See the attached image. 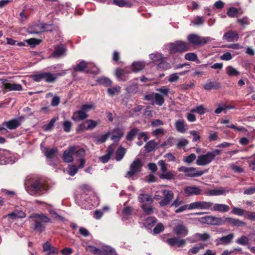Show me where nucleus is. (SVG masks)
Segmentation results:
<instances>
[{
  "label": "nucleus",
  "mask_w": 255,
  "mask_h": 255,
  "mask_svg": "<svg viewBox=\"0 0 255 255\" xmlns=\"http://www.w3.org/2000/svg\"><path fill=\"white\" fill-rule=\"evenodd\" d=\"M75 199L80 204H83L85 202L93 204V202H96L98 201V197L91 187L88 185H83L80 187Z\"/></svg>",
  "instance_id": "f257e3e1"
},
{
  "label": "nucleus",
  "mask_w": 255,
  "mask_h": 255,
  "mask_svg": "<svg viewBox=\"0 0 255 255\" xmlns=\"http://www.w3.org/2000/svg\"><path fill=\"white\" fill-rule=\"evenodd\" d=\"M93 109L94 106L92 104L83 105L79 110L73 113L71 119L75 122L84 120L88 117V112Z\"/></svg>",
  "instance_id": "f03ea898"
},
{
  "label": "nucleus",
  "mask_w": 255,
  "mask_h": 255,
  "mask_svg": "<svg viewBox=\"0 0 255 255\" xmlns=\"http://www.w3.org/2000/svg\"><path fill=\"white\" fill-rule=\"evenodd\" d=\"M29 218L33 219L35 223V229L39 233H41L45 229L43 223L50 222V219L43 214H33Z\"/></svg>",
  "instance_id": "7ed1b4c3"
},
{
  "label": "nucleus",
  "mask_w": 255,
  "mask_h": 255,
  "mask_svg": "<svg viewBox=\"0 0 255 255\" xmlns=\"http://www.w3.org/2000/svg\"><path fill=\"white\" fill-rule=\"evenodd\" d=\"M220 154V150H214L207 152L206 154H203L198 157L196 160V164L199 166H204L210 163L215 158L216 156Z\"/></svg>",
  "instance_id": "20e7f679"
},
{
  "label": "nucleus",
  "mask_w": 255,
  "mask_h": 255,
  "mask_svg": "<svg viewBox=\"0 0 255 255\" xmlns=\"http://www.w3.org/2000/svg\"><path fill=\"white\" fill-rule=\"evenodd\" d=\"M172 224L173 226V231L177 236L184 237L188 235V229L182 221L175 220L172 221Z\"/></svg>",
  "instance_id": "39448f33"
},
{
  "label": "nucleus",
  "mask_w": 255,
  "mask_h": 255,
  "mask_svg": "<svg viewBox=\"0 0 255 255\" xmlns=\"http://www.w3.org/2000/svg\"><path fill=\"white\" fill-rule=\"evenodd\" d=\"M41 42V40L36 38H30L25 41L18 42L11 38H6V43L11 45H16L17 46H27L30 45L34 47L38 45Z\"/></svg>",
  "instance_id": "423d86ee"
},
{
  "label": "nucleus",
  "mask_w": 255,
  "mask_h": 255,
  "mask_svg": "<svg viewBox=\"0 0 255 255\" xmlns=\"http://www.w3.org/2000/svg\"><path fill=\"white\" fill-rule=\"evenodd\" d=\"M142 165V163L139 158L135 159L130 164L129 170L126 173V177H133L136 174L141 171Z\"/></svg>",
  "instance_id": "0eeeda50"
},
{
  "label": "nucleus",
  "mask_w": 255,
  "mask_h": 255,
  "mask_svg": "<svg viewBox=\"0 0 255 255\" xmlns=\"http://www.w3.org/2000/svg\"><path fill=\"white\" fill-rule=\"evenodd\" d=\"M187 39L190 43L195 45L202 46L211 41L212 39L209 37H202L197 34H191L188 36Z\"/></svg>",
  "instance_id": "6e6552de"
},
{
  "label": "nucleus",
  "mask_w": 255,
  "mask_h": 255,
  "mask_svg": "<svg viewBox=\"0 0 255 255\" xmlns=\"http://www.w3.org/2000/svg\"><path fill=\"white\" fill-rule=\"evenodd\" d=\"M198 221L202 224L217 226L222 225L225 222L221 218L213 216H206L200 218Z\"/></svg>",
  "instance_id": "1a4fd4ad"
},
{
  "label": "nucleus",
  "mask_w": 255,
  "mask_h": 255,
  "mask_svg": "<svg viewBox=\"0 0 255 255\" xmlns=\"http://www.w3.org/2000/svg\"><path fill=\"white\" fill-rule=\"evenodd\" d=\"M211 202L205 201H197L189 204V210H210Z\"/></svg>",
  "instance_id": "9d476101"
},
{
  "label": "nucleus",
  "mask_w": 255,
  "mask_h": 255,
  "mask_svg": "<svg viewBox=\"0 0 255 255\" xmlns=\"http://www.w3.org/2000/svg\"><path fill=\"white\" fill-rule=\"evenodd\" d=\"M161 192L163 196V198L161 200L159 204L160 206L163 207L169 204L174 198L173 192L169 190L163 189Z\"/></svg>",
  "instance_id": "9b49d317"
},
{
  "label": "nucleus",
  "mask_w": 255,
  "mask_h": 255,
  "mask_svg": "<svg viewBox=\"0 0 255 255\" xmlns=\"http://www.w3.org/2000/svg\"><path fill=\"white\" fill-rule=\"evenodd\" d=\"M45 189V187L39 179H36L31 183V185L27 189L29 194L32 195L38 192H41Z\"/></svg>",
  "instance_id": "f8f14e48"
},
{
  "label": "nucleus",
  "mask_w": 255,
  "mask_h": 255,
  "mask_svg": "<svg viewBox=\"0 0 255 255\" xmlns=\"http://www.w3.org/2000/svg\"><path fill=\"white\" fill-rule=\"evenodd\" d=\"M229 207L226 204L214 203L211 202L210 211L221 213L227 212L229 210Z\"/></svg>",
  "instance_id": "ddd939ff"
},
{
  "label": "nucleus",
  "mask_w": 255,
  "mask_h": 255,
  "mask_svg": "<svg viewBox=\"0 0 255 255\" xmlns=\"http://www.w3.org/2000/svg\"><path fill=\"white\" fill-rule=\"evenodd\" d=\"M184 192L188 196L203 194L201 189L196 186H189L184 189Z\"/></svg>",
  "instance_id": "4468645a"
},
{
  "label": "nucleus",
  "mask_w": 255,
  "mask_h": 255,
  "mask_svg": "<svg viewBox=\"0 0 255 255\" xmlns=\"http://www.w3.org/2000/svg\"><path fill=\"white\" fill-rule=\"evenodd\" d=\"M210 235L207 233L200 234L196 233L193 236L186 239V240L190 243H195L199 241H206L209 239Z\"/></svg>",
  "instance_id": "2eb2a0df"
},
{
  "label": "nucleus",
  "mask_w": 255,
  "mask_h": 255,
  "mask_svg": "<svg viewBox=\"0 0 255 255\" xmlns=\"http://www.w3.org/2000/svg\"><path fill=\"white\" fill-rule=\"evenodd\" d=\"M186 240L174 237L167 239L166 242L171 247L176 246L181 248L186 245Z\"/></svg>",
  "instance_id": "dca6fc26"
},
{
  "label": "nucleus",
  "mask_w": 255,
  "mask_h": 255,
  "mask_svg": "<svg viewBox=\"0 0 255 255\" xmlns=\"http://www.w3.org/2000/svg\"><path fill=\"white\" fill-rule=\"evenodd\" d=\"M129 73H130V71L128 67H127L124 69H118L115 72V75L119 81H124L128 79L126 74Z\"/></svg>",
  "instance_id": "f3484780"
},
{
  "label": "nucleus",
  "mask_w": 255,
  "mask_h": 255,
  "mask_svg": "<svg viewBox=\"0 0 255 255\" xmlns=\"http://www.w3.org/2000/svg\"><path fill=\"white\" fill-rule=\"evenodd\" d=\"M75 147L71 146L64 152L63 158L65 162L68 163L73 160V154L75 152Z\"/></svg>",
  "instance_id": "a211bd4d"
},
{
  "label": "nucleus",
  "mask_w": 255,
  "mask_h": 255,
  "mask_svg": "<svg viewBox=\"0 0 255 255\" xmlns=\"http://www.w3.org/2000/svg\"><path fill=\"white\" fill-rule=\"evenodd\" d=\"M145 64L143 62L136 61L132 63L131 66L128 67L131 72H138L144 68Z\"/></svg>",
  "instance_id": "6ab92c4d"
},
{
  "label": "nucleus",
  "mask_w": 255,
  "mask_h": 255,
  "mask_svg": "<svg viewBox=\"0 0 255 255\" xmlns=\"http://www.w3.org/2000/svg\"><path fill=\"white\" fill-rule=\"evenodd\" d=\"M239 35L238 33L233 30H230L226 32L223 36V39L228 42H234L237 41Z\"/></svg>",
  "instance_id": "aec40b11"
},
{
  "label": "nucleus",
  "mask_w": 255,
  "mask_h": 255,
  "mask_svg": "<svg viewBox=\"0 0 255 255\" xmlns=\"http://www.w3.org/2000/svg\"><path fill=\"white\" fill-rule=\"evenodd\" d=\"M110 133L112 134L111 139L115 142L119 141L124 135L123 129L119 128H115Z\"/></svg>",
  "instance_id": "412c9836"
},
{
  "label": "nucleus",
  "mask_w": 255,
  "mask_h": 255,
  "mask_svg": "<svg viewBox=\"0 0 255 255\" xmlns=\"http://www.w3.org/2000/svg\"><path fill=\"white\" fill-rule=\"evenodd\" d=\"M45 26L41 24H35L28 27L27 31L29 33H39L44 30Z\"/></svg>",
  "instance_id": "4be33fe9"
},
{
  "label": "nucleus",
  "mask_w": 255,
  "mask_h": 255,
  "mask_svg": "<svg viewBox=\"0 0 255 255\" xmlns=\"http://www.w3.org/2000/svg\"><path fill=\"white\" fill-rule=\"evenodd\" d=\"M204 172L202 171H197L195 168L188 167L186 173V176L190 177H198L202 175Z\"/></svg>",
  "instance_id": "5701e85b"
},
{
  "label": "nucleus",
  "mask_w": 255,
  "mask_h": 255,
  "mask_svg": "<svg viewBox=\"0 0 255 255\" xmlns=\"http://www.w3.org/2000/svg\"><path fill=\"white\" fill-rule=\"evenodd\" d=\"M175 128L177 131L180 133H184L187 128L185 122L183 120L176 121L175 123Z\"/></svg>",
  "instance_id": "b1692460"
},
{
  "label": "nucleus",
  "mask_w": 255,
  "mask_h": 255,
  "mask_svg": "<svg viewBox=\"0 0 255 255\" xmlns=\"http://www.w3.org/2000/svg\"><path fill=\"white\" fill-rule=\"evenodd\" d=\"M138 199L139 202L142 204H151L152 203L151 197L146 194H140L138 197Z\"/></svg>",
  "instance_id": "393cba45"
},
{
  "label": "nucleus",
  "mask_w": 255,
  "mask_h": 255,
  "mask_svg": "<svg viewBox=\"0 0 255 255\" xmlns=\"http://www.w3.org/2000/svg\"><path fill=\"white\" fill-rule=\"evenodd\" d=\"M42 151L47 158H52L57 152V149L56 148H49L47 147H43L42 148Z\"/></svg>",
  "instance_id": "a878e982"
},
{
  "label": "nucleus",
  "mask_w": 255,
  "mask_h": 255,
  "mask_svg": "<svg viewBox=\"0 0 255 255\" xmlns=\"http://www.w3.org/2000/svg\"><path fill=\"white\" fill-rule=\"evenodd\" d=\"M2 125L9 129H13L16 128L20 125V123L17 120L14 119L2 123Z\"/></svg>",
  "instance_id": "bb28decb"
},
{
  "label": "nucleus",
  "mask_w": 255,
  "mask_h": 255,
  "mask_svg": "<svg viewBox=\"0 0 255 255\" xmlns=\"http://www.w3.org/2000/svg\"><path fill=\"white\" fill-rule=\"evenodd\" d=\"M92 64L87 63L85 61H82L79 64H77L75 67H73V69L75 71H83L87 67H90Z\"/></svg>",
  "instance_id": "cd10ccee"
},
{
  "label": "nucleus",
  "mask_w": 255,
  "mask_h": 255,
  "mask_svg": "<svg viewBox=\"0 0 255 255\" xmlns=\"http://www.w3.org/2000/svg\"><path fill=\"white\" fill-rule=\"evenodd\" d=\"M225 221L230 224L233 226L237 227H241L245 225V223L237 219H234L231 217L226 218Z\"/></svg>",
  "instance_id": "c85d7f7f"
},
{
  "label": "nucleus",
  "mask_w": 255,
  "mask_h": 255,
  "mask_svg": "<svg viewBox=\"0 0 255 255\" xmlns=\"http://www.w3.org/2000/svg\"><path fill=\"white\" fill-rule=\"evenodd\" d=\"M228 191L224 188L220 187L218 189H212L209 191L208 195L209 196H219L225 194Z\"/></svg>",
  "instance_id": "c756f323"
},
{
  "label": "nucleus",
  "mask_w": 255,
  "mask_h": 255,
  "mask_svg": "<svg viewBox=\"0 0 255 255\" xmlns=\"http://www.w3.org/2000/svg\"><path fill=\"white\" fill-rule=\"evenodd\" d=\"M233 238L234 235L233 234H230L228 235L227 236L218 238V239L216 240V241L218 242V244H222L226 245L230 243Z\"/></svg>",
  "instance_id": "7c9ffc66"
},
{
  "label": "nucleus",
  "mask_w": 255,
  "mask_h": 255,
  "mask_svg": "<svg viewBox=\"0 0 255 255\" xmlns=\"http://www.w3.org/2000/svg\"><path fill=\"white\" fill-rule=\"evenodd\" d=\"M5 89L9 91H21L22 90V86L19 84L5 83L4 84Z\"/></svg>",
  "instance_id": "2f4dec72"
},
{
  "label": "nucleus",
  "mask_w": 255,
  "mask_h": 255,
  "mask_svg": "<svg viewBox=\"0 0 255 255\" xmlns=\"http://www.w3.org/2000/svg\"><path fill=\"white\" fill-rule=\"evenodd\" d=\"M111 134L110 132H108L105 134L100 136H95L93 137L94 141L97 144H101L104 142Z\"/></svg>",
  "instance_id": "473e14b6"
},
{
  "label": "nucleus",
  "mask_w": 255,
  "mask_h": 255,
  "mask_svg": "<svg viewBox=\"0 0 255 255\" xmlns=\"http://www.w3.org/2000/svg\"><path fill=\"white\" fill-rule=\"evenodd\" d=\"M220 87V84L216 82L209 81L204 85V88L206 90L218 89Z\"/></svg>",
  "instance_id": "72a5a7b5"
},
{
  "label": "nucleus",
  "mask_w": 255,
  "mask_h": 255,
  "mask_svg": "<svg viewBox=\"0 0 255 255\" xmlns=\"http://www.w3.org/2000/svg\"><path fill=\"white\" fill-rule=\"evenodd\" d=\"M56 75L55 74H51L49 72H43V80L47 82H53L56 80Z\"/></svg>",
  "instance_id": "f704fd0d"
},
{
  "label": "nucleus",
  "mask_w": 255,
  "mask_h": 255,
  "mask_svg": "<svg viewBox=\"0 0 255 255\" xmlns=\"http://www.w3.org/2000/svg\"><path fill=\"white\" fill-rule=\"evenodd\" d=\"M226 71L229 76H238L240 73L235 68L231 66H227L226 68Z\"/></svg>",
  "instance_id": "c9c22d12"
},
{
  "label": "nucleus",
  "mask_w": 255,
  "mask_h": 255,
  "mask_svg": "<svg viewBox=\"0 0 255 255\" xmlns=\"http://www.w3.org/2000/svg\"><path fill=\"white\" fill-rule=\"evenodd\" d=\"M121 87L119 86H116L115 87L109 88L107 90L108 93L111 96H114L118 95L120 93Z\"/></svg>",
  "instance_id": "e433bc0d"
},
{
  "label": "nucleus",
  "mask_w": 255,
  "mask_h": 255,
  "mask_svg": "<svg viewBox=\"0 0 255 255\" xmlns=\"http://www.w3.org/2000/svg\"><path fill=\"white\" fill-rule=\"evenodd\" d=\"M208 112L207 110L204 108L203 105H200L191 110V113H196L200 115H203Z\"/></svg>",
  "instance_id": "4c0bfd02"
},
{
  "label": "nucleus",
  "mask_w": 255,
  "mask_h": 255,
  "mask_svg": "<svg viewBox=\"0 0 255 255\" xmlns=\"http://www.w3.org/2000/svg\"><path fill=\"white\" fill-rule=\"evenodd\" d=\"M157 145V143L154 140H151L146 143L144 147L146 152H149L154 150Z\"/></svg>",
  "instance_id": "58836bf2"
},
{
  "label": "nucleus",
  "mask_w": 255,
  "mask_h": 255,
  "mask_svg": "<svg viewBox=\"0 0 255 255\" xmlns=\"http://www.w3.org/2000/svg\"><path fill=\"white\" fill-rule=\"evenodd\" d=\"M126 153V150L124 148L120 146L116 151V159L117 161L121 160Z\"/></svg>",
  "instance_id": "ea45409f"
},
{
  "label": "nucleus",
  "mask_w": 255,
  "mask_h": 255,
  "mask_svg": "<svg viewBox=\"0 0 255 255\" xmlns=\"http://www.w3.org/2000/svg\"><path fill=\"white\" fill-rule=\"evenodd\" d=\"M205 246H206V245L204 244H199L190 249L188 251V254L190 255L191 254H197L199 252L200 250L203 249Z\"/></svg>",
  "instance_id": "a19ab883"
},
{
  "label": "nucleus",
  "mask_w": 255,
  "mask_h": 255,
  "mask_svg": "<svg viewBox=\"0 0 255 255\" xmlns=\"http://www.w3.org/2000/svg\"><path fill=\"white\" fill-rule=\"evenodd\" d=\"M169 48H187V43L182 41H177L169 44Z\"/></svg>",
  "instance_id": "79ce46f5"
},
{
  "label": "nucleus",
  "mask_w": 255,
  "mask_h": 255,
  "mask_svg": "<svg viewBox=\"0 0 255 255\" xmlns=\"http://www.w3.org/2000/svg\"><path fill=\"white\" fill-rule=\"evenodd\" d=\"M65 49H55L52 54V56L54 58H59L65 56Z\"/></svg>",
  "instance_id": "37998d69"
},
{
  "label": "nucleus",
  "mask_w": 255,
  "mask_h": 255,
  "mask_svg": "<svg viewBox=\"0 0 255 255\" xmlns=\"http://www.w3.org/2000/svg\"><path fill=\"white\" fill-rule=\"evenodd\" d=\"M85 124L87 125V130H90L95 128L99 124V123L93 120H88L85 121Z\"/></svg>",
  "instance_id": "c03bdc74"
},
{
  "label": "nucleus",
  "mask_w": 255,
  "mask_h": 255,
  "mask_svg": "<svg viewBox=\"0 0 255 255\" xmlns=\"http://www.w3.org/2000/svg\"><path fill=\"white\" fill-rule=\"evenodd\" d=\"M160 178L162 179L171 180L174 178L175 175L172 171L165 172L162 173L160 176Z\"/></svg>",
  "instance_id": "a18cd8bd"
},
{
  "label": "nucleus",
  "mask_w": 255,
  "mask_h": 255,
  "mask_svg": "<svg viewBox=\"0 0 255 255\" xmlns=\"http://www.w3.org/2000/svg\"><path fill=\"white\" fill-rule=\"evenodd\" d=\"M138 129L136 128L132 129L127 134V139L128 140L131 141L133 139L134 136L138 131Z\"/></svg>",
  "instance_id": "49530a36"
},
{
  "label": "nucleus",
  "mask_w": 255,
  "mask_h": 255,
  "mask_svg": "<svg viewBox=\"0 0 255 255\" xmlns=\"http://www.w3.org/2000/svg\"><path fill=\"white\" fill-rule=\"evenodd\" d=\"M231 213L238 216H243L247 213V212L244 209L234 207L231 211Z\"/></svg>",
  "instance_id": "de8ad7c7"
},
{
  "label": "nucleus",
  "mask_w": 255,
  "mask_h": 255,
  "mask_svg": "<svg viewBox=\"0 0 255 255\" xmlns=\"http://www.w3.org/2000/svg\"><path fill=\"white\" fill-rule=\"evenodd\" d=\"M154 99L155 100V103L159 106L162 105L164 102L163 97L161 95L158 93L154 94Z\"/></svg>",
  "instance_id": "09e8293b"
},
{
  "label": "nucleus",
  "mask_w": 255,
  "mask_h": 255,
  "mask_svg": "<svg viewBox=\"0 0 255 255\" xmlns=\"http://www.w3.org/2000/svg\"><path fill=\"white\" fill-rule=\"evenodd\" d=\"M184 58L186 60L190 61H196L198 60L197 56L194 53H188L185 55Z\"/></svg>",
  "instance_id": "8fccbe9b"
},
{
  "label": "nucleus",
  "mask_w": 255,
  "mask_h": 255,
  "mask_svg": "<svg viewBox=\"0 0 255 255\" xmlns=\"http://www.w3.org/2000/svg\"><path fill=\"white\" fill-rule=\"evenodd\" d=\"M249 239L245 236H242L240 238L236 240V242L240 245L246 246L249 243Z\"/></svg>",
  "instance_id": "3c124183"
},
{
  "label": "nucleus",
  "mask_w": 255,
  "mask_h": 255,
  "mask_svg": "<svg viewBox=\"0 0 255 255\" xmlns=\"http://www.w3.org/2000/svg\"><path fill=\"white\" fill-rule=\"evenodd\" d=\"M238 13V9L237 8L234 7L229 8L227 11V14L231 17L237 16V15Z\"/></svg>",
  "instance_id": "603ef678"
},
{
  "label": "nucleus",
  "mask_w": 255,
  "mask_h": 255,
  "mask_svg": "<svg viewBox=\"0 0 255 255\" xmlns=\"http://www.w3.org/2000/svg\"><path fill=\"white\" fill-rule=\"evenodd\" d=\"M78 170V168L75 165H69L68 167V172L71 176L74 175Z\"/></svg>",
  "instance_id": "864d4df0"
},
{
  "label": "nucleus",
  "mask_w": 255,
  "mask_h": 255,
  "mask_svg": "<svg viewBox=\"0 0 255 255\" xmlns=\"http://www.w3.org/2000/svg\"><path fill=\"white\" fill-rule=\"evenodd\" d=\"M72 123L70 121H66L63 123V127L64 131L69 132L71 131Z\"/></svg>",
  "instance_id": "5fc2aeb1"
},
{
  "label": "nucleus",
  "mask_w": 255,
  "mask_h": 255,
  "mask_svg": "<svg viewBox=\"0 0 255 255\" xmlns=\"http://www.w3.org/2000/svg\"><path fill=\"white\" fill-rule=\"evenodd\" d=\"M188 143L189 141L187 139L185 138H181L178 140L177 146L178 148H184L188 144Z\"/></svg>",
  "instance_id": "6e6d98bb"
},
{
  "label": "nucleus",
  "mask_w": 255,
  "mask_h": 255,
  "mask_svg": "<svg viewBox=\"0 0 255 255\" xmlns=\"http://www.w3.org/2000/svg\"><path fill=\"white\" fill-rule=\"evenodd\" d=\"M196 155L194 153H191L189 155L185 157L183 161L188 163H192L196 159Z\"/></svg>",
  "instance_id": "4d7b16f0"
},
{
  "label": "nucleus",
  "mask_w": 255,
  "mask_h": 255,
  "mask_svg": "<svg viewBox=\"0 0 255 255\" xmlns=\"http://www.w3.org/2000/svg\"><path fill=\"white\" fill-rule=\"evenodd\" d=\"M164 229V227L163 225L159 223L157 225V226L154 228L153 230V232L154 234H158L162 232Z\"/></svg>",
  "instance_id": "13d9d810"
},
{
  "label": "nucleus",
  "mask_w": 255,
  "mask_h": 255,
  "mask_svg": "<svg viewBox=\"0 0 255 255\" xmlns=\"http://www.w3.org/2000/svg\"><path fill=\"white\" fill-rule=\"evenodd\" d=\"M179 79V76H178V73H175L169 76L168 81L170 83H173L178 81Z\"/></svg>",
  "instance_id": "bf43d9fd"
},
{
  "label": "nucleus",
  "mask_w": 255,
  "mask_h": 255,
  "mask_svg": "<svg viewBox=\"0 0 255 255\" xmlns=\"http://www.w3.org/2000/svg\"><path fill=\"white\" fill-rule=\"evenodd\" d=\"M150 205V204H142L141 206L142 209L147 214H150L153 212V209Z\"/></svg>",
  "instance_id": "052dcab7"
},
{
  "label": "nucleus",
  "mask_w": 255,
  "mask_h": 255,
  "mask_svg": "<svg viewBox=\"0 0 255 255\" xmlns=\"http://www.w3.org/2000/svg\"><path fill=\"white\" fill-rule=\"evenodd\" d=\"M113 1L115 4L120 7L128 6V2L125 0H114Z\"/></svg>",
  "instance_id": "680f3d73"
},
{
  "label": "nucleus",
  "mask_w": 255,
  "mask_h": 255,
  "mask_svg": "<svg viewBox=\"0 0 255 255\" xmlns=\"http://www.w3.org/2000/svg\"><path fill=\"white\" fill-rule=\"evenodd\" d=\"M158 164L160 166L161 168V171L162 173H164L167 171V164H166L163 160H160L158 162Z\"/></svg>",
  "instance_id": "e2e57ef3"
},
{
  "label": "nucleus",
  "mask_w": 255,
  "mask_h": 255,
  "mask_svg": "<svg viewBox=\"0 0 255 255\" xmlns=\"http://www.w3.org/2000/svg\"><path fill=\"white\" fill-rule=\"evenodd\" d=\"M150 58L153 61H158L162 58V56L160 53H152L149 55Z\"/></svg>",
  "instance_id": "0e129e2a"
},
{
  "label": "nucleus",
  "mask_w": 255,
  "mask_h": 255,
  "mask_svg": "<svg viewBox=\"0 0 255 255\" xmlns=\"http://www.w3.org/2000/svg\"><path fill=\"white\" fill-rule=\"evenodd\" d=\"M103 249L106 252L108 253L110 255H117V253L115 250L109 246H105Z\"/></svg>",
  "instance_id": "69168bd1"
},
{
  "label": "nucleus",
  "mask_w": 255,
  "mask_h": 255,
  "mask_svg": "<svg viewBox=\"0 0 255 255\" xmlns=\"http://www.w3.org/2000/svg\"><path fill=\"white\" fill-rule=\"evenodd\" d=\"M85 130H87V125L85 124V121L80 124L76 128V131L78 133L81 132Z\"/></svg>",
  "instance_id": "338daca9"
},
{
  "label": "nucleus",
  "mask_w": 255,
  "mask_h": 255,
  "mask_svg": "<svg viewBox=\"0 0 255 255\" xmlns=\"http://www.w3.org/2000/svg\"><path fill=\"white\" fill-rule=\"evenodd\" d=\"M101 84L106 86H110L112 84V81L107 78H102L99 80Z\"/></svg>",
  "instance_id": "774afa93"
}]
</instances>
